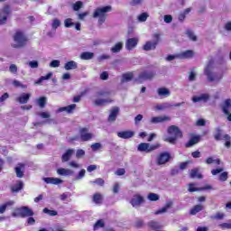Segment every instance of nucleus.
Segmentation results:
<instances>
[{"mask_svg": "<svg viewBox=\"0 0 231 231\" xmlns=\"http://www.w3.org/2000/svg\"><path fill=\"white\" fill-rule=\"evenodd\" d=\"M204 75L207 76L208 82H219L223 79V74L216 71L214 60H210L205 67Z\"/></svg>", "mask_w": 231, "mask_h": 231, "instance_id": "obj_1", "label": "nucleus"}, {"mask_svg": "<svg viewBox=\"0 0 231 231\" xmlns=\"http://www.w3.org/2000/svg\"><path fill=\"white\" fill-rule=\"evenodd\" d=\"M113 11L111 5L97 7L93 14L94 19H98V24H104L107 19V14Z\"/></svg>", "mask_w": 231, "mask_h": 231, "instance_id": "obj_2", "label": "nucleus"}, {"mask_svg": "<svg viewBox=\"0 0 231 231\" xmlns=\"http://www.w3.org/2000/svg\"><path fill=\"white\" fill-rule=\"evenodd\" d=\"M168 133L171 134V137L164 138V142H169V143H176V140L183 136L181 130L176 125L170 126Z\"/></svg>", "mask_w": 231, "mask_h": 231, "instance_id": "obj_3", "label": "nucleus"}, {"mask_svg": "<svg viewBox=\"0 0 231 231\" xmlns=\"http://www.w3.org/2000/svg\"><path fill=\"white\" fill-rule=\"evenodd\" d=\"M14 43L12 44L13 48H24L26 43L28 42V38L26 35L21 32H17L14 35Z\"/></svg>", "mask_w": 231, "mask_h": 231, "instance_id": "obj_4", "label": "nucleus"}, {"mask_svg": "<svg viewBox=\"0 0 231 231\" xmlns=\"http://www.w3.org/2000/svg\"><path fill=\"white\" fill-rule=\"evenodd\" d=\"M33 210L32 208L23 206L21 208H16L13 213V217H31L33 216Z\"/></svg>", "mask_w": 231, "mask_h": 231, "instance_id": "obj_5", "label": "nucleus"}, {"mask_svg": "<svg viewBox=\"0 0 231 231\" xmlns=\"http://www.w3.org/2000/svg\"><path fill=\"white\" fill-rule=\"evenodd\" d=\"M159 147L160 143L150 144L148 143H141L138 145L137 150L139 152H152V151H156V149H159Z\"/></svg>", "mask_w": 231, "mask_h": 231, "instance_id": "obj_6", "label": "nucleus"}, {"mask_svg": "<svg viewBox=\"0 0 231 231\" xmlns=\"http://www.w3.org/2000/svg\"><path fill=\"white\" fill-rule=\"evenodd\" d=\"M153 77H156V72L154 70H144L141 72L138 76V82H145V80H152Z\"/></svg>", "mask_w": 231, "mask_h": 231, "instance_id": "obj_7", "label": "nucleus"}, {"mask_svg": "<svg viewBox=\"0 0 231 231\" xmlns=\"http://www.w3.org/2000/svg\"><path fill=\"white\" fill-rule=\"evenodd\" d=\"M10 14H12L10 5H5L2 9H0V26L6 24V21H8V16Z\"/></svg>", "mask_w": 231, "mask_h": 231, "instance_id": "obj_8", "label": "nucleus"}, {"mask_svg": "<svg viewBox=\"0 0 231 231\" xmlns=\"http://www.w3.org/2000/svg\"><path fill=\"white\" fill-rule=\"evenodd\" d=\"M153 37L155 39L153 42H146V43L143 45V50H144V51L156 50V46H158V42H160V34L155 33Z\"/></svg>", "mask_w": 231, "mask_h": 231, "instance_id": "obj_9", "label": "nucleus"}, {"mask_svg": "<svg viewBox=\"0 0 231 231\" xmlns=\"http://www.w3.org/2000/svg\"><path fill=\"white\" fill-rule=\"evenodd\" d=\"M79 136L81 142H89V140L95 138V134L89 133V129L88 128H81L79 130Z\"/></svg>", "mask_w": 231, "mask_h": 231, "instance_id": "obj_10", "label": "nucleus"}, {"mask_svg": "<svg viewBox=\"0 0 231 231\" xmlns=\"http://www.w3.org/2000/svg\"><path fill=\"white\" fill-rule=\"evenodd\" d=\"M191 100L194 104H197L198 102H208V100H210V95L208 93L199 94L193 96Z\"/></svg>", "mask_w": 231, "mask_h": 231, "instance_id": "obj_11", "label": "nucleus"}, {"mask_svg": "<svg viewBox=\"0 0 231 231\" xmlns=\"http://www.w3.org/2000/svg\"><path fill=\"white\" fill-rule=\"evenodd\" d=\"M220 108L222 109V112L224 115H230L231 113V99H226L221 103Z\"/></svg>", "mask_w": 231, "mask_h": 231, "instance_id": "obj_12", "label": "nucleus"}, {"mask_svg": "<svg viewBox=\"0 0 231 231\" xmlns=\"http://www.w3.org/2000/svg\"><path fill=\"white\" fill-rule=\"evenodd\" d=\"M138 38H129L125 42V49L128 50V51H132V50H134L136 46H138Z\"/></svg>", "mask_w": 231, "mask_h": 231, "instance_id": "obj_13", "label": "nucleus"}, {"mask_svg": "<svg viewBox=\"0 0 231 231\" xmlns=\"http://www.w3.org/2000/svg\"><path fill=\"white\" fill-rule=\"evenodd\" d=\"M131 205L136 208V207H140L142 203H143V197L140 194H135L133 196L131 201Z\"/></svg>", "mask_w": 231, "mask_h": 231, "instance_id": "obj_14", "label": "nucleus"}, {"mask_svg": "<svg viewBox=\"0 0 231 231\" xmlns=\"http://www.w3.org/2000/svg\"><path fill=\"white\" fill-rule=\"evenodd\" d=\"M169 160H171V154L169 152H162L157 157V164L165 165Z\"/></svg>", "mask_w": 231, "mask_h": 231, "instance_id": "obj_15", "label": "nucleus"}, {"mask_svg": "<svg viewBox=\"0 0 231 231\" xmlns=\"http://www.w3.org/2000/svg\"><path fill=\"white\" fill-rule=\"evenodd\" d=\"M113 103V99L110 97L107 98H102V97H97L94 100V106H97L98 107L102 106H107V104Z\"/></svg>", "mask_w": 231, "mask_h": 231, "instance_id": "obj_16", "label": "nucleus"}, {"mask_svg": "<svg viewBox=\"0 0 231 231\" xmlns=\"http://www.w3.org/2000/svg\"><path fill=\"white\" fill-rule=\"evenodd\" d=\"M171 117L167 116H153L150 120V124H163V122H169Z\"/></svg>", "mask_w": 231, "mask_h": 231, "instance_id": "obj_17", "label": "nucleus"}, {"mask_svg": "<svg viewBox=\"0 0 231 231\" xmlns=\"http://www.w3.org/2000/svg\"><path fill=\"white\" fill-rule=\"evenodd\" d=\"M117 136L123 140H129V138H133V136H134V132L131 130L121 131L117 133Z\"/></svg>", "mask_w": 231, "mask_h": 231, "instance_id": "obj_18", "label": "nucleus"}, {"mask_svg": "<svg viewBox=\"0 0 231 231\" xmlns=\"http://www.w3.org/2000/svg\"><path fill=\"white\" fill-rule=\"evenodd\" d=\"M75 154V150L74 149H69L66 151L65 153L61 156V162L62 163H66V162H69L71 160V156Z\"/></svg>", "mask_w": 231, "mask_h": 231, "instance_id": "obj_19", "label": "nucleus"}, {"mask_svg": "<svg viewBox=\"0 0 231 231\" xmlns=\"http://www.w3.org/2000/svg\"><path fill=\"white\" fill-rule=\"evenodd\" d=\"M43 181L51 185H60V183H63L62 180L59 178H52V177L43 178Z\"/></svg>", "mask_w": 231, "mask_h": 231, "instance_id": "obj_20", "label": "nucleus"}, {"mask_svg": "<svg viewBox=\"0 0 231 231\" xmlns=\"http://www.w3.org/2000/svg\"><path fill=\"white\" fill-rule=\"evenodd\" d=\"M118 113H120V108L118 106L113 107L108 116V122H115L118 116Z\"/></svg>", "mask_w": 231, "mask_h": 231, "instance_id": "obj_21", "label": "nucleus"}, {"mask_svg": "<svg viewBox=\"0 0 231 231\" xmlns=\"http://www.w3.org/2000/svg\"><path fill=\"white\" fill-rule=\"evenodd\" d=\"M57 174L59 176H73V174H75V172L70 169L59 168L57 170Z\"/></svg>", "mask_w": 231, "mask_h": 231, "instance_id": "obj_22", "label": "nucleus"}, {"mask_svg": "<svg viewBox=\"0 0 231 231\" xmlns=\"http://www.w3.org/2000/svg\"><path fill=\"white\" fill-rule=\"evenodd\" d=\"M14 171L17 178H23L24 176V164L18 163Z\"/></svg>", "mask_w": 231, "mask_h": 231, "instance_id": "obj_23", "label": "nucleus"}, {"mask_svg": "<svg viewBox=\"0 0 231 231\" xmlns=\"http://www.w3.org/2000/svg\"><path fill=\"white\" fill-rule=\"evenodd\" d=\"M32 97V94L30 93H23L19 97H17V102L19 104H28V100H30V97Z\"/></svg>", "mask_w": 231, "mask_h": 231, "instance_id": "obj_24", "label": "nucleus"}, {"mask_svg": "<svg viewBox=\"0 0 231 231\" xmlns=\"http://www.w3.org/2000/svg\"><path fill=\"white\" fill-rule=\"evenodd\" d=\"M76 107H77V105L72 104V105L59 108L58 113H62L64 111H66V113H73V111H75Z\"/></svg>", "mask_w": 231, "mask_h": 231, "instance_id": "obj_25", "label": "nucleus"}, {"mask_svg": "<svg viewBox=\"0 0 231 231\" xmlns=\"http://www.w3.org/2000/svg\"><path fill=\"white\" fill-rule=\"evenodd\" d=\"M24 187V182L22 180L16 181L14 185L11 187L12 192H20V190H23V188Z\"/></svg>", "mask_w": 231, "mask_h": 231, "instance_id": "obj_26", "label": "nucleus"}, {"mask_svg": "<svg viewBox=\"0 0 231 231\" xmlns=\"http://www.w3.org/2000/svg\"><path fill=\"white\" fill-rule=\"evenodd\" d=\"M124 48V42H118L117 43H116L111 49L110 51L112 53H120V51H122Z\"/></svg>", "mask_w": 231, "mask_h": 231, "instance_id": "obj_27", "label": "nucleus"}, {"mask_svg": "<svg viewBox=\"0 0 231 231\" xmlns=\"http://www.w3.org/2000/svg\"><path fill=\"white\" fill-rule=\"evenodd\" d=\"M64 68L66 71H69L70 69H77V68H79V64L77 61L70 60L65 63Z\"/></svg>", "mask_w": 231, "mask_h": 231, "instance_id": "obj_28", "label": "nucleus"}, {"mask_svg": "<svg viewBox=\"0 0 231 231\" xmlns=\"http://www.w3.org/2000/svg\"><path fill=\"white\" fill-rule=\"evenodd\" d=\"M178 54L179 59H192V57H194V51H185Z\"/></svg>", "mask_w": 231, "mask_h": 231, "instance_id": "obj_29", "label": "nucleus"}, {"mask_svg": "<svg viewBox=\"0 0 231 231\" xmlns=\"http://www.w3.org/2000/svg\"><path fill=\"white\" fill-rule=\"evenodd\" d=\"M171 107H172V104L167 102L155 106L156 111H165V109H171Z\"/></svg>", "mask_w": 231, "mask_h": 231, "instance_id": "obj_30", "label": "nucleus"}, {"mask_svg": "<svg viewBox=\"0 0 231 231\" xmlns=\"http://www.w3.org/2000/svg\"><path fill=\"white\" fill-rule=\"evenodd\" d=\"M159 97H171V90L167 88H160L157 90Z\"/></svg>", "mask_w": 231, "mask_h": 231, "instance_id": "obj_31", "label": "nucleus"}, {"mask_svg": "<svg viewBox=\"0 0 231 231\" xmlns=\"http://www.w3.org/2000/svg\"><path fill=\"white\" fill-rule=\"evenodd\" d=\"M171 207H172V202L169 201L166 203V205L163 208L155 211V215L158 216L160 214H165V212H167V210H169V208H171Z\"/></svg>", "mask_w": 231, "mask_h": 231, "instance_id": "obj_32", "label": "nucleus"}, {"mask_svg": "<svg viewBox=\"0 0 231 231\" xmlns=\"http://www.w3.org/2000/svg\"><path fill=\"white\" fill-rule=\"evenodd\" d=\"M199 140H201V137L199 136L191 137L189 141L186 143V147H192L196 145V143H199Z\"/></svg>", "mask_w": 231, "mask_h": 231, "instance_id": "obj_33", "label": "nucleus"}, {"mask_svg": "<svg viewBox=\"0 0 231 231\" xmlns=\"http://www.w3.org/2000/svg\"><path fill=\"white\" fill-rule=\"evenodd\" d=\"M203 208H203V205H201V204L196 205V206H194V207L190 209L189 214H190L191 216H196V214L201 212V210H203Z\"/></svg>", "mask_w": 231, "mask_h": 231, "instance_id": "obj_34", "label": "nucleus"}, {"mask_svg": "<svg viewBox=\"0 0 231 231\" xmlns=\"http://www.w3.org/2000/svg\"><path fill=\"white\" fill-rule=\"evenodd\" d=\"M225 134H223V130H221V128H216V132L214 134V138L215 140H217V142H219V140H224Z\"/></svg>", "mask_w": 231, "mask_h": 231, "instance_id": "obj_35", "label": "nucleus"}, {"mask_svg": "<svg viewBox=\"0 0 231 231\" xmlns=\"http://www.w3.org/2000/svg\"><path fill=\"white\" fill-rule=\"evenodd\" d=\"M148 226H150V228H152V230H162V225H160V222H156V221H150L148 223Z\"/></svg>", "mask_w": 231, "mask_h": 231, "instance_id": "obj_36", "label": "nucleus"}, {"mask_svg": "<svg viewBox=\"0 0 231 231\" xmlns=\"http://www.w3.org/2000/svg\"><path fill=\"white\" fill-rule=\"evenodd\" d=\"M95 57V53L93 52H83L80 54V59L82 60H91Z\"/></svg>", "mask_w": 231, "mask_h": 231, "instance_id": "obj_37", "label": "nucleus"}, {"mask_svg": "<svg viewBox=\"0 0 231 231\" xmlns=\"http://www.w3.org/2000/svg\"><path fill=\"white\" fill-rule=\"evenodd\" d=\"M53 77V72H49L46 76H42L35 84L39 85L42 84V82H44V80H50Z\"/></svg>", "mask_w": 231, "mask_h": 231, "instance_id": "obj_38", "label": "nucleus"}, {"mask_svg": "<svg viewBox=\"0 0 231 231\" xmlns=\"http://www.w3.org/2000/svg\"><path fill=\"white\" fill-rule=\"evenodd\" d=\"M103 200H104V198L102 197V194H100V193L94 194L93 201H94V203H96V205L102 204Z\"/></svg>", "mask_w": 231, "mask_h": 231, "instance_id": "obj_39", "label": "nucleus"}, {"mask_svg": "<svg viewBox=\"0 0 231 231\" xmlns=\"http://www.w3.org/2000/svg\"><path fill=\"white\" fill-rule=\"evenodd\" d=\"M207 165H212V163H216V165L221 164V160L214 159V157H208L206 159Z\"/></svg>", "mask_w": 231, "mask_h": 231, "instance_id": "obj_40", "label": "nucleus"}, {"mask_svg": "<svg viewBox=\"0 0 231 231\" xmlns=\"http://www.w3.org/2000/svg\"><path fill=\"white\" fill-rule=\"evenodd\" d=\"M131 80H133V73L129 72L123 75L121 82L124 84L125 82H131Z\"/></svg>", "mask_w": 231, "mask_h": 231, "instance_id": "obj_41", "label": "nucleus"}, {"mask_svg": "<svg viewBox=\"0 0 231 231\" xmlns=\"http://www.w3.org/2000/svg\"><path fill=\"white\" fill-rule=\"evenodd\" d=\"M46 101H47V98L45 97H42L38 98L36 102H37V105L39 106V107L43 109V107H46Z\"/></svg>", "mask_w": 231, "mask_h": 231, "instance_id": "obj_42", "label": "nucleus"}, {"mask_svg": "<svg viewBox=\"0 0 231 231\" xmlns=\"http://www.w3.org/2000/svg\"><path fill=\"white\" fill-rule=\"evenodd\" d=\"M190 178H198L199 180H201L203 178V175L199 172L198 169H193L190 171Z\"/></svg>", "mask_w": 231, "mask_h": 231, "instance_id": "obj_43", "label": "nucleus"}, {"mask_svg": "<svg viewBox=\"0 0 231 231\" xmlns=\"http://www.w3.org/2000/svg\"><path fill=\"white\" fill-rule=\"evenodd\" d=\"M148 18H149V14L147 13H142L137 17L139 23H145V21H147Z\"/></svg>", "mask_w": 231, "mask_h": 231, "instance_id": "obj_44", "label": "nucleus"}, {"mask_svg": "<svg viewBox=\"0 0 231 231\" xmlns=\"http://www.w3.org/2000/svg\"><path fill=\"white\" fill-rule=\"evenodd\" d=\"M186 35L189 37V39H190V41H198V37H196V34H194V32H192V30H188L186 32Z\"/></svg>", "mask_w": 231, "mask_h": 231, "instance_id": "obj_45", "label": "nucleus"}, {"mask_svg": "<svg viewBox=\"0 0 231 231\" xmlns=\"http://www.w3.org/2000/svg\"><path fill=\"white\" fill-rule=\"evenodd\" d=\"M223 138H224L223 140L226 141L225 146L227 147V149L230 148L231 147V138H230V135L225 134Z\"/></svg>", "mask_w": 231, "mask_h": 231, "instance_id": "obj_46", "label": "nucleus"}, {"mask_svg": "<svg viewBox=\"0 0 231 231\" xmlns=\"http://www.w3.org/2000/svg\"><path fill=\"white\" fill-rule=\"evenodd\" d=\"M65 28H71V26H75V23H73V20L71 18H67L64 21Z\"/></svg>", "mask_w": 231, "mask_h": 231, "instance_id": "obj_47", "label": "nucleus"}, {"mask_svg": "<svg viewBox=\"0 0 231 231\" xmlns=\"http://www.w3.org/2000/svg\"><path fill=\"white\" fill-rule=\"evenodd\" d=\"M43 214H48V216H57L58 212L55 210L49 209L48 208H43Z\"/></svg>", "mask_w": 231, "mask_h": 231, "instance_id": "obj_48", "label": "nucleus"}, {"mask_svg": "<svg viewBox=\"0 0 231 231\" xmlns=\"http://www.w3.org/2000/svg\"><path fill=\"white\" fill-rule=\"evenodd\" d=\"M148 199L150 201H158V199H160V196L156 193H150L148 195Z\"/></svg>", "mask_w": 231, "mask_h": 231, "instance_id": "obj_49", "label": "nucleus"}, {"mask_svg": "<svg viewBox=\"0 0 231 231\" xmlns=\"http://www.w3.org/2000/svg\"><path fill=\"white\" fill-rule=\"evenodd\" d=\"M218 226L222 230H231V223H222Z\"/></svg>", "mask_w": 231, "mask_h": 231, "instance_id": "obj_50", "label": "nucleus"}, {"mask_svg": "<svg viewBox=\"0 0 231 231\" xmlns=\"http://www.w3.org/2000/svg\"><path fill=\"white\" fill-rule=\"evenodd\" d=\"M84 4L80 1H78L76 2L74 5H73V10H75V12H79V10H80L82 8V5Z\"/></svg>", "mask_w": 231, "mask_h": 231, "instance_id": "obj_51", "label": "nucleus"}, {"mask_svg": "<svg viewBox=\"0 0 231 231\" xmlns=\"http://www.w3.org/2000/svg\"><path fill=\"white\" fill-rule=\"evenodd\" d=\"M104 220H97V223L94 225V230L98 228H104Z\"/></svg>", "mask_w": 231, "mask_h": 231, "instance_id": "obj_52", "label": "nucleus"}, {"mask_svg": "<svg viewBox=\"0 0 231 231\" xmlns=\"http://www.w3.org/2000/svg\"><path fill=\"white\" fill-rule=\"evenodd\" d=\"M51 26H52V30L58 29L59 26H60V20H59V19H54V20L52 21Z\"/></svg>", "mask_w": 231, "mask_h": 231, "instance_id": "obj_53", "label": "nucleus"}, {"mask_svg": "<svg viewBox=\"0 0 231 231\" xmlns=\"http://www.w3.org/2000/svg\"><path fill=\"white\" fill-rule=\"evenodd\" d=\"M28 66H30L32 69H36L37 68H39V61L37 60L29 61Z\"/></svg>", "mask_w": 231, "mask_h": 231, "instance_id": "obj_54", "label": "nucleus"}, {"mask_svg": "<svg viewBox=\"0 0 231 231\" xmlns=\"http://www.w3.org/2000/svg\"><path fill=\"white\" fill-rule=\"evenodd\" d=\"M218 180H219L220 181H226V180H228V172H226V171L222 172V173L219 175Z\"/></svg>", "mask_w": 231, "mask_h": 231, "instance_id": "obj_55", "label": "nucleus"}, {"mask_svg": "<svg viewBox=\"0 0 231 231\" xmlns=\"http://www.w3.org/2000/svg\"><path fill=\"white\" fill-rule=\"evenodd\" d=\"M91 149H92V151L97 152V151H98L99 149H102V143H93V144L91 145Z\"/></svg>", "mask_w": 231, "mask_h": 231, "instance_id": "obj_56", "label": "nucleus"}, {"mask_svg": "<svg viewBox=\"0 0 231 231\" xmlns=\"http://www.w3.org/2000/svg\"><path fill=\"white\" fill-rule=\"evenodd\" d=\"M60 66V60H53L51 63H50V67L51 68H59Z\"/></svg>", "mask_w": 231, "mask_h": 231, "instance_id": "obj_57", "label": "nucleus"}, {"mask_svg": "<svg viewBox=\"0 0 231 231\" xmlns=\"http://www.w3.org/2000/svg\"><path fill=\"white\" fill-rule=\"evenodd\" d=\"M91 183H96L97 185H99V187H104V179L102 178H97L94 181H91Z\"/></svg>", "mask_w": 231, "mask_h": 231, "instance_id": "obj_58", "label": "nucleus"}, {"mask_svg": "<svg viewBox=\"0 0 231 231\" xmlns=\"http://www.w3.org/2000/svg\"><path fill=\"white\" fill-rule=\"evenodd\" d=\"M86 155V152L82 149H79L76 152V158L80 159L82 156Z\"/></svg>", "mask_w": 231, "mask_h": 231, "instance_id": "obj_59", "label": "nucleus"}, {"mask_svg": "<svg viewBox=\"0 0 231 231\" xmlns=\"http://www.w3.org/2000/svg\"><path fill=\"white\" fill-rule=\"evenodd\" d=\"M174 59H180L179 54L168 55V56L165 58V60H167L168 62H171V60H174Z\"/></svg>", "mask_w": 231, "mask_h": 231, "instance_id": "obj_60", "label": "nucleus"}, {"mask_svg": "<svg viewBox=\"0 0 231 231\" xmlns=\"http://www.w3.org/2000/svg\"><path fill=\"white\" fill-rule=\"evenodd\" d=\"M188 190H189V192H198L200 190V189L195 188L194 183H190V184H189Z\"/></svg>", "mask_w": 231, "mask_h": 231, "instance_id": "obj_61", "label": "nucleus"}, {"mask_svg": "<svg viewBox=\"0 0 231 231\" xmlns=\"http://www.w3.org/2000/svg\"><path fill=\"white\" fill-rule=\"evenodd\" d=\"M225 217L224 213L217 212L215 216L211 217V219H223Z\"/></svg>", "mask_w": 231, "mask_h": 231, "instance_id": "obj_62", "label": "nucleus"}, {"mask_svg": "<svg viewBox=\"0 0 231 231\" xmlns=\"http://www.w3.org/2000/svg\"><path fill=\"white\" fill-rule=\"evenodd\" d=\"M38 116H41V118H50L51 115L50 112H40Z\"/></svg>", "mask_w": 231, "mask_h": 231, "instance_id": "obj_63", "label": "nucleus"}, {"mask_svg": "<svg viewBox=\"0 0 231 231\" xmlns=\"http://www.w3.org/2000/svg\"><path fill=\"white\" fill-rule=\"evenodd\" d=\"M51 231H66V229L62 228V226L57 225L51 227Z\"/></svg>", "mask_w": 231, "mask_h": 231, "instance_id": "obj_64", "label": "nucleus"}]
</instances>
